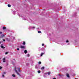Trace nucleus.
Wrapping results in <instances>:
<instances>
[{
    "label": "nucleus",
    "instance_id": "f257e3e1",
    "mask_svg": "<svg viewBox=\"0 0 79 79\" xmlns=\"http://www.w3.org/2000/svg\"><path fill=\"white\" fill-rule=\"evenodd\" d=\"M29 30L30 29H35V27L30 26L28 28Z\"/></svg>",
    "mask_w": 79,
    "mask_h": 79
},
{
    "label": "nucleus",
    "instance_id": "f03ea898",
    "mask_svg": "<svg viewBox=\"0 0 79 79\" xmlns=\"http://www.w3.org/2000/svg\"><path fill=\"white\" fill-rule=\"evenodd\" d=\"M15 72L16 73H17V74H18V75L19 76V73H18V71H17V70H16V69H15Z\"/></svg>",
    "mask_w": 79,
    "mask_h": 79
},
{
    "label": "nucleus",
    "instance_id": "7ed1b4c3",
    "mask_svg": "<svg viewBox=\"0 0 79 79\" xmlns=\"http://www.w3.org/2000/svg\"><path fill=\"white\" fill-rule=\"evenodd\" d=\"M1 48H3L4 49V48H5V47H3V44H1Z\"/></svg>",
    "mask_w": 79,
    "mask_h": 79
},
{
    "label": "nucleus",
    "instance_id": "20e7f679",
    "mask_svg": "<svg viewBox=\"0 0 79 79\" xmlns=\"http://www.w3.org/2000/svg\"><path fill=\"white\" fill-rule=\"evenodd\" d=\"M20 48H23V49H24V48H25V47L23 46H20Z\"/></svg>",
    "mask_w": 79,
    "mask_h": 79
},
{
    "label": "nucleus",
    "instance_id": "39448f33",
    "mask_svg": "<svg viewBox=\"0 0 79 79\" xmlns=\"http://www.w3.org/2000/svg\"><path fill=\"white\" fill-rule=\"evenodd\" d=\"M4 37V34H2V35H1V38H3Z\"/></svg>",
    "mask_w": 79,
    "mask_h": 79
},
{
    "label": "nucleus",
    "instance_id": "423d86ee",
    "mask_svg": "<svg viewBox=\"0 0 79 79\" xmlns=\"http://www.w3.org/2000/svg\"><path fill=\"white\" fill-rule=\"evenodd\" d=\"M3 62L4 63H5V58H4L3 59Z\"/></svg>",
    "mask_w": 79,
    "mask_h": 79
},
{
    "label": "nucleus",
    "instance_id": "0eeeda50",
    "mask_svg": "<svg viewBox=\"0 0 79 79\" xmlns=\"http://www.w3.org/2000/svg\"><path fill=\"white\" fill-rule=\"evenodd\" d=\"M24 52L26 54V53H27V50H25L24 51Z\"/></svg>",
    "mask_w": 79,
    "mask_h": 79
},
{
    "label": "nucleus",
    "instance_id": "6e6552de",
    "mask_svg": "<svg viewBox=\"0 0 79 79\" xmlns=\"http://www.w3.org/2000/svg\"><path fill=\"white\" fill-rule=\"evenodd\" d=\"M45 54V53H42L41 54V56H42L43 55H44Z\"/></svg>",
    "mask_w": 79,
    "mask_h": 79
},
{
    "label": "nucleus",
    "instance_id": "1a4fd4ad",
    "mask_svg": "<svg viewBox=\"0 0 79 79\" xmlns=\"http://www.w3.org/2000/svg\"><path fill=\"white\" fill-rule=\"evenodd\" d=\"M23 45H25V44H26V43H25V42H23L22 44Z\"/></svg>",
    "mask_w": 79,
    "mask_h": 79
},
{
    "label": "nucleus",
    "instance_id": "9d476101",
    "mask_svg": "<svg viewBox=\"0 0 79 79\" xmlns=\"http://www.w3.org/2000/svg\"><path fill=\"white\" fill-rule=\"evenodd\" d=\"M18 70H19V72H21V70H20V69H19V68H17Z\"/></svg>",
    "mask_w": 79,
    "mask_h": 79
},
{
    "label": "nucleus",
    "instance_id": "9b49d317",
    "mask_svg": "<svg viewBox=\"0 0 79 79\" xmlns=\"http://www.w3.org/2000/svg\"><path fill=\"white\" fill-rule=\"evenodd\" d=\"M44 67H42L41 68V69H42V70L44 69Z\"/></svg>",
    "mask_w": 79,
    "mask_h": 79
},
{
    "label": "nucleus",
    "instance_id": "f8f14e48",
    "mask_svg": "<svg viewBox=\"0 0 79 79\" xmlns=\"http://www.w3.org/2000/svg\"><path fill=\"white\" fill-rule=\"evenodd\" d=\"M66 76L68 77H69V74H67L66 75Z\"/></svg>",
    "mask_w": 79,
    "mask_h": 79
},
{
    "label": "nucleus",
    "instance_id": "ddd939ff",
    "mask_svg": "<svg viewBox=\"0 0 79 79\" xmlns=\"http://www.w3.org/2000/svg\"><path fill=\"white\" fill-rule=\"evenodd\" d=\"M7 6L8 7H11V5L10 4H8Z\"/></svg>",
    "mask_w": 79,
    "mask_h": 79
},
{
    "label": "nucleus",
    "instance_id": "4468645a",
    "mask_svg": "<svg viewBox=\"0 0 79 79\" xmlns=\"http://www.w3.org/2000/svg\"><path fill=\"white\" fill-rule=\"evenodd\" d=\"M3 29L4 30L6 29V27H3Z\"/></svg>",
    "mask_w": 79,
    "mask_h": 79
},
{
    "label": "nucleus",
    "instance_id": "2eb2a0df",
    "mask_svg": "<svg viewBox=\"0 0 79 79\" xmlns=\"http://www.w3.org/2000/svg\"><path fill=\"white\" fill-rule=\"evenodd\" d=\"M12 76L14 77H16V76L14 74H13L12 75Z\"/></svg>",
    "mask_w": 79,
    "mask_h": 79
},
{
    "label": "nucleus",
    "instance_id": "dca6fc26",
    "mask_svg": "<svg viewBox=\"0 0 79 79\" xmlns=\"http://www.w3.org/2000/svg\"><path fill=\"white\" fill-rule=\"evenodd\" d=\"M38 33H39L40 34V33H42V32H41V31H38Z\"/></svg>",
    "mask_w": 79,
    "mask_h": 79
},
{
    "label": "nucleus",
    "instance_id": "f3484780",
    "mask_svg": "<svg viewBox=\"0 0 79 79\" xmlns=\"http://www.w3.org/2000/svg\"><path fill=\"white\" fill-rule=\"evenodd\" d=\"M23 19L24 20H26V18H23Z\"/></svg>",
    "mask_w": 79,
    "mask_h": 79
},
{
    "label": "nucleus",
    "instance_id": "a211bd4d",
    "mask_svg": "<svg viewBox=\"0 0 79 79\" xmlns=\"http://www.w3.org/2000/svg\"><path fill=\"white\" fill-rule=\"evenodd\" d=\"M38 64H41V62L40 61L38 63Z\"/></svg>",
    "mask_w": 79,
    "mask_h": 79
},
{
    "label": "nucleus",
    "instance_id": "6ab92c4d",
    "mask_svg": "<svg viewBox=\"0 0 79 79\" xmlns=\"http://www.w3.org/2000/svg\"><path fill=\"white\" fill-rule=\"evenodd\" d=\"M38 73H40V71H38Z\"/></svg>",
    "mask_w": 79,
    "mask_h": 79
},
{
    "label": "nucleus",
    "instance_id": "aec40b11",
    "mask_svg": "<svg viewBox=\"0 0 79 79\" xmlns=\"http://www.w3.org/2000/svg\"><path fill=\"white\" fill-rule=\"evenodd\" d=\"M39 51H40V50H41V49L40 48H39Z\"/></svg>",
    "mask_w": 79,
    "mask_h": 79
},
{
    "label": "nucleus",
    "instance_id": "412c9836",
    "mask_svg": "<svg viewBox=\"0 0 79 79\" xmlns=\"http://www.w3.org/2000/svg\"><path fill=\"white\" fill-rule=\"evenodd\" d=\"M35 68H36V69H38V68H37V66H36L35 67Z\"/></svg>",
    "mask_w": 79,
    "mask_h": 79
},
{
    "label": "nucleus",
    "instance_id": "4be33fe9",
    "mask_svg": "<svg viewBox=\"0 0 79 79\" xmlns=\"http://www.w3.org/2000/svg\"><path fill=\"white\" fill-rule=\"evenodd\" d=\"M2 77H5L4 75H3V74L2 75Z\"/></svg>",
    "mask_w": 79,
    "mask_h": 79
},
{
    "label": "nucleus",
    "instance_id": "5701e85b",
    "mask_svg": "<svg viewBox=\"0 0 79 79\" xmlns=\"http://www.w3.org/2000/svg\"><path fill=\"white\" fill-rule=\"evenodd\" d=\"M48 75H50V73L48 72Z\"/></svg>",
    "mask_w": 79,
    "mask_h": 79
},
{
    "label": "nucleus",
    "instance_id": "b1692460",
    "mask_svg": "<svg viewBox=\"0 0 79 79\" xmlns=\"http://www.w3.org/2000/svg\"><path fill=\"white\" fill-rule=\"evenodd\" d=\"M27 56L29 57V54H27Z\"/></svg>",
    "mask_w": 79,
    "mask_h": 79
},
{
    "label": "nucleus",
    "instance_id": "393cba45",
    "mask_svg": "<svg viewBox=\"0 0 79 79\" xmlns=\"http://www.w3.org/2000/svg\"><path fill=\"white\" fill-rule=\"evenodd\" d=\"M17 50H19V48H17Z\"/></svg>",
    "mask_w": 79,
    "mask_h": 79
},
{
    "label": "nucleus",
    "instance_id": "a878e982",
    "mask_svg": "<svg viewBox=\"0 0 79 79\" xmlns=\"http://www.w3.org/2000/svg\"><path fill=\"white\" fill-rule=\"evenodd\" d=\"M69 42V41H68V40H67L66 42V43H68V42Z\"/></svg>",
    "mask_w": 79,
    "mask_h": 79
},
{
    "label": "nucleus",
    "instance_id": "bb28decb",
    "mask_svg": "<svg viewBox=\"0 0 79 79\" xmlns=\"http://www.w3.org/2000/svg\"><path fill=\"white\" fill-rule=\"evenodd\" d=\"M5 54L6 55H7V54H8V52H6Z\"/></svg>",
    "mask_w": 79,
    "mask_h": 79
},
{
    "label": "nucleus",
    "instance_id": "cd10ccee",
    "mask_svg": "<svg viewBox=\"0 0 79 79\" xmlns=\"http://www.w3.org/2000/svg\"><path fill=\"white\" fill-rule=\"evenodd\" d=\"M2 67H0V69H2Z\"/></svg>",
    "mask_w": 79,
    "mask_h": 79
},
{
    "label": "nucleus",
    "instance_id": "c85d7f7f",
    "mask_svg": "<svg viewBox=\"0 0 79 79\" xmlns=\"http://www.w3.org/2000/svg\"><path fill=\"white\" fill-rule=\"evenodd\" d=\"M18 15L19 16H20V15L19 14H18Z\"/></svg>",
    "mask_w": 79,
    "mask_h": 79
},
{
    "label": "nucleus",
    "instance_id": "c756f323",
    "mask_svg": "<svg viewBox=\"0 0 79 79\" xmlns=\"http://www.w3.org/2000/svg\"><path fill=\"white\" fill-rule=\"evenodd\" d=\"M3 73H4V74H6V72H3Z\"/></svg>",
    "mask_w": 79,
    "mask_h": 79
},
{
    "label": "nucleus",
    "instance_id": "7c9ffc66",
    "mask_svg": "<svg viewBox=\"0 0 79 79\" xmlns=\"http://www.w3.org/2000/svg\"><path fill=\"white\" fill-rule=\"evenodd\" d=\"M2 31H0V34H2Z\"/></svg>",
    "mask_w": 79,
    "mask_h": 79
},
{
    "label": "nucleus",
    "instance_id": "2f4dec72",
    "mask_svg": "<svg viewBox=\"0 0 79 79\" xmlns=\"http://www.w3.org/2000/svg\"><path fill=\"white\" fill-rule=\"evenodd\" d=\"M44 44H42V46H44Z\"/></svg>",
    "mask_w": 79,
    "mask_h": 79
},
{
    "label": "nucleus",
    "instance_id": "473e14b6",
    "mask_svg": "<svg viewBox=\"0 0 79 79\" xmlns=\"http://www.w3.org/2000/svg\"><path fill=\"white\" fill-rule=\"evenodd\" d=\"M3 41L4 42H5V40H3Z\"/></svg>",
    "mask_w": 79,
    "mask_h": 79
},
{
    "label": "nucleus",
    "instance_id": "72a5a7b5",
    "mask_svg": "<svg viewBox=\"0 0 79 79\" xmlns=\"http://www.w3.org/2000/svg\"><path fill=\"white\" fill-rule=\"evenodd\" d=\"M27 64V65H29V64Z\"/></svg>",
    "mask_w": 79,
    "mask_h": 79
},
{
    "label": "nucleus",
    "instance_id": "f704fd0d",
    "mask_svg": "<svg viewBox=\"0 0 79 79\" xmlns=\"http://www.w3.org/2000/svg\"><path fill=\"white\" fill-rule=\"evenodd\" d=\"M44 74H47V73H45Z\"/></svg>",
    "mask_w": 79,
    "mask_h": 79
},
{
    "label": "nucleus",
    "instance_id": "c9c22d12",
    "mask_svg": "<svg viewBox=\"0 0 79 79\" xmlns=\"http://www.w3.org/2000/svg\"><path fill=\"white\" fill-rule=\"evenodd\" d=\"M20 17H23V16H22V15L20 16Z\"/></svg>",
    "mask_w": 79,
    "mask_h": 79
},
{
    "label": "nucleus",
    "instance_id": "e433bc0d",
    "mask_svg": "<svg viewBox=\"0 0 79 79\" xmlns=\"http://www.w3.org/2000/svg\"><path fill=\"white\" fill-rule=\"evenodd\" d=\"M12 64H13V62H12Z\"/></svg>",
    "mask_w": 79,
    "mask_h": 79
},
{
    "label": "nucleus",
    "instance_id": "4c0bfd02",
    "mask_svg": "<svg viewBox=\"0 0 79 79\" xmlns=\"http://www.w3.org/2000/svg\"><path fill=\"white\" fill-rule=\"evenodd\" d=\"M53 79H56V78H53Z\"/></svg>",
    "mask_w": 79,
    "mask_h": 79
},
{
    "label": "nucleus",
    "instance_id": "58836bf2",
    "mask_svg": "<svg viewBox=\"0 0 79 79\" xmlns=\"http://www.w3.org/2000/svg\"><path fill=\"white\" fill-rule=\"evenodd\" d=\"M59 76H61V75H59Z\"/></svg>",
    "mask_w": 79,
    "mask_h": 79
},
{
    "label": "nucleus",
    "instance_id": "ea45409f",
    "mask_svg": "<svg viewBox=\"0 0 79 79\" xmlns=\"http://www.w3.org/2000/svg\"><path fill=\"white\" fill-rule=\"evenodd\" d=\"M1 44V42H0V44Z\"/></svg>",
    "mask_w": 79,
    "mask_h": 79
},
{
    "label": "nucleus",
    "instance_id": "a19ab883",
    "mask_svg": "<svg viewBox=\"0 0 79 79\" xmlns=\"http://www.w3.org/2000/svg\"><path fill=\"white\" fill-rule=\"evenodd\" d=\"M8 39L7 38V40H8Z\"/></svg>",
    "mask_w": 79,
    "mask_h": 79
},
{
    "label": "nucleus",
    "instance_id": "79ce46f5",
    "mask_svg": "<svg viewBox=\"0 0 79 79\" xmlns=\"http://www.w3.org/2000/svg\"><path fill=\"white\" fill-rule=\"evenodd\" d=\"M39 29V28H37V29Z\"/></svg>",
    "mask_w": 79,
    "mask_h": 79
},
{
    "label": "nucleus",
    "instance_id": "37998d69",
    "mask_svg": "<svg viewBox=\"0 0 79 79\" xmlns=\"http://www.w3.org/2000/svg\"><path fill=\"white\" fill-rule=\"evenodd\" d=\"M14 39H15V38H14Z\"/></svg>",
    "mask_w": 79,
    "mask_h": 79
},
{
    "label": "nucleus",
    "instance_id": "c03bdc74",
    "mask_svg": "<svg viewBox=\"0 0 79 79\" xmlns=\"http://www.w3.org/2000/svg\"><path fill=\"white\" fill-rule=\"evenodd\" d=\"M44 77H45L44 76Z\"/></svg>",
    "mask_w": 79,
    "mask_h": 79
}]
</instances>
